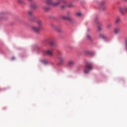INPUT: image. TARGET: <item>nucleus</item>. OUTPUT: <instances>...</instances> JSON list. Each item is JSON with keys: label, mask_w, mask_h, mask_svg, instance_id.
<instances>
[{"label": "nucleus", "mask_w": 127, "mask_h": 127, "mask_svg": "<svg viewBox=\"0 0 127 127\" xmlns=\"http://www.w3.org/2000/svg\"><path fill=\"white\" fill-rule=\"evenodd\" d=\"M50 44L51 46H54L55 45V40L51 39L50 41Z\"/></svg>", "instance_id": "nucleus-15"}, {"label": "nucleus", "mask_w": 127, "mask_h": 127, "mask_svg": "<svg viewBox=\"0 0 127 127\" xmlns=\"http://www.w3.org/2000/svg\"><path fill=\"white\" fill-rule=\"evenodd\" d=\"M68 66H69V67H72L75 65V62L74 61H69L67 63Z\"/></svg>", "instance_id": "nucleus-12"}, {"label": "nucleus", "mask_w": 127, "mask_h": 127, "mask_svg": "<svg viewBox=\"0 0 127 127\" xmlns=\"http://www.w3.org/2000/svg\"><path fill=\"white\" fill-rule=\"evenodd\" d=\"M58 60L60 62V63L59 64V65H61L64 61V59L63 58V57L61 55H59L57 57Z\"/></svg>", "instance_id": "nucleus-10"}, {"label": "nucleus", "mask_w": 127, "mask_h": 127, "mask_svg": "<svg viewBox=\"0 0 127 127\" xmlns=\"http://www.w3.org/2000/svg\"><path fill=\"white\" fill-rule=\"evenodd\" d=\"M51 28L55 29V30L57 31L58 32H61L62 31V30L61 29V27L60 26H57L54 24H51Z\"/></svg>", "instance_id": "nucleus-7"}, {"label": "nucleus", "mask_w": 127, "mask_h": 127, "mask_svg": "<svg viewBox=\"0 0 127 127\" xmlns=\"http://www.w3.org/2000/svg\"><path fill=\"white\" fill-rule=\"evenodd\" d=\"M94 21L95 22V23H96V24H97V28L99 30V31H101V28L102 27V23H101V22H100V21L98 20V18H96L94 19Z\"/></svg>", "instance_id": "nucleus-5"}, {"label": "nucleus", "mask_w": 127, "mask_h": 127, "mask_svg": "<svg viewBox=\"0 0 127 127\" xmlns=\"http://www.w3.org/2000/svg\"><path fill=\"white\" fill-rule=\"evenodd\" d=\"M86 38L88 40H89V41H93V37H92V35L90 34H87L86 35Z\"/></svg>", "instance_id": "nucleus-13"}, {"label": "nucleus", "mask_w": 127, "mask_h": 127, "mask_svg": "<svg viewBox=\"0 0 127 127\" xmlns=\"http://www.w3.org/2000/svg\"><path fill=\"white\" fill-rule=\"evenodd\" d=\"M106 5V1L103 0L100 2V6Z\"/></svg>", "instance_id": "nucleus-22"}, {"label": "nucleus", "mask_w": 127, "mask_h": 127, "mask_svg": "<svg viewBox=\"0 0 127 127\" xmlns=\"http://www.w3.org/2000/svg\"><path fill=\"white\" fill-rule=\"evenodd\" d=\"M118 10L121 14L124 15L127 12V5H123L118 7Z\"/></svg>", "instance_id": "nucleus-2"}, {"label": "nucleus", "mask_w": 127, "mask_h": 127, "mask_svg": "<svg viewBox=\"0 0 127 127\" xmlns=\"http://www.w3.org/2000/svg\"><path fill=\"white\" fill-rule=\"evenodd\" d=\"M43 63H44L45 65H46V64H48V62H47V61H43Z\"/></svg>", "instance_id": "nucleus-27"}, {"label": "nucleus", "mask_w": 127, "mask_h": 127, "mask_svg": "<svg viewBox=\"0 0 127 127\" xmlns=\"http://www.w3.org/2000/svg\"><path fill=\"white\" fill-rule=\"evenodd\" d=\"M76 15L77 16H81V13L80 12H77L76 13Z\"/></svg>", "instance_id": "nucleus-28"}, {"label": "nucleus", "mask_w": 127, "mask_h": 127, "mask_svg": "<svg viewBox=\"0 0 127 127\" xmlns=\"http://www.w3.org/2000/svg\"><path fill=\"white\" fill-rule=\"evenodd\" d=\"M120 32V28H119L118 27H116L114 29V33L115 34H118V33H119Z\"/></svg>", "instance_id": "nucleus-17"}, {"label": "nucleus", "mask_w": 127, "mask_h": 127, "mask_svg": "<svg viewBox=\"0 0 127 127\" xmlns=\"http://www.w3.org/2000/svg\"><path fill=\"white\" fill-rule=\"evenodd\" d=\"M61 18L63 20H67L68 21H69L70 23H73L74 22V19H73L72 18L66 17L64 15L61 16Z\"/></svg>", "instance_id": "nucleus-4"}, {"label": "nucleus", "mask_w": 127, "mask_h": 127, "mask_svg": "<svg viewBox=\"0 0 127 127\" xmlns=\"http://www.w3.org/2000/svg\"><path fill=\"white\" fill-rule=\"evenodd\" d=\"M120 22H121V17H117L115 21V24H119Z\"/></svg>", "instance_id": "nucleus-14"}, {"label": "nucleus", "mask_w": 127, "mask_h": 127, "mask_svg": "<svg viewBox=\"0 0 127 127\" xmlns=\"http://www.w3.org/2000/svg\"><path fill=\"white\" fill-rule=\"evenodd\" d=\"M33 13V12H32V11H28V12H27V14H28V15H30V16H31V15H32V14Z\"/></svg>", "instance_id": "nucleus-24"}, {"label": "nucleus", "mask_w": 127, "mask_h": 127, "mask_svg": "<svg viewBox=\"0 0 127 127\" xmlns=\"http://www.w3.org/2000/svg\"><path fill=\"white\" fill-rule=\"evenodd\" d=\"M43 9L44 10V11H48V10L50 9V7H49V6H45L43 7Z\"/></svg>", "instance_id": "nucleus-18"}, {"label": "nucleus", "mask_w": 127, "mask_h": 127, "mask_svg": "<svg viewBox=\"0 0 127 127\" xmlns=\"http://www.w3.org/2000/svg\"><path fill=\"white\" fill-rule=\"evenodd\" d=\"M123 1H127V0H123Z\"/></svg>", "instance_id": "nucleus-31"}, {"label": "nucleus", "mask_w": 127, "mask_h": 127, "mask_svg": "<svg viewBox=\"0 0 127 127\" xmlns=\"http://www.w3.org/2000/svg\"><path fill=\"white\" fill-rule=\"evenodd\" d=\"M92 69H93L92 64H87L83 69V72L84 74H88V72H89L90 70H92Z\"/></svg>", "instance_id": "nucleus-3"}, {"label": "nucleus", "mask_w": 127, "mask_h": 127, "mask_svg": "<svg viewBox=\"0 0 127 127\" xmlns=\"http://www.w3.org/2000/svg\"><path fill=\"white\" fill-rule=\"evenodd\" d=\"M35 19H36V17L34 16H31L30 18V21H35Z\"/></svg>", "instance_id": "nucleus-21"}, {"label": "nucleus", "mask_w": 127, "mask_h": 127, "mask_svg": "<svg viewBox=\"0 0 127 127\" xmlns=\"http://www.w3.org/2000/svg\"><path fill=\"white\" fill-rule=\"evenodd\" d=\"M32 29L33 31L34 32H36V33H38L40 31V29H41V28L40 27H36L35 26H32Z\"/></svg>", "instance_id": "nucleus-9"}, {"label": "nucleus", "mask_w": 127, "mask_h": 127, "mask_svg": "<svg viewBox=\"0 0 127 127\" xmlns=\"http://www.w3.org/2000/svg\"><path fill=\"white\" fill-rule=\"evenodd\" d=\"M31 7L35 9V8H37V5L36 4L33 3L31 5Z\"/></svg>", "instance_id": "nucleus-20"}, {"label": "nucleus", "mask_w": 127, "mask_h": 127, "mask_svg": "<svg viewBox=\"0 0 127 127\" xmlns=\"http://www.w3.org/2000/svg\"><path fill=\"white\" fill-rule=\"evenodd\" d=\"M100 10H106L107 9V6L106 5H103V6H100Z\"/></svg>", "instance_id": "nucleus-19"}, {"label": "nucleus", "mask_w": 127, "mask_h": 127, "mask_svg": "<svg viewBox=\"0 0 127 127\" xmlns=\"http://www.w3.org/2000/svg\"><path fill=\"white\" fill-rule=\"evenodd\" d=\"M65 2V3H64L63 2H61V3H62L63 4H64V5H62L61 6V8L62 9H64V8H65V7H66V6H68V7H72V6H73V4H72V3H69L68 4L67 3V2L66 1V0H64Z\"/></svg>", "instance_id": "nucleus-6"}, {"label": "nucleus", "mask_w": 127, "mask_h": 127, "mask_svg": "<svg viewBox=\"0 0 127 127\" xmlns=\"http://www.w3.org/2000/svg\"><path fill=\"white\" fill-rule=\"evenodd\" d=\"M46 2L49 5H53V6H57L59 5L61 2L66 3L64 0H46Z\"/></svg>", "instance_id": "nucleus-1"}, {"label": "nucleus", "mask_w": 127, "mask_h": 127, "mask_svg": "<svg viewBox=\"0 0 127 127\" xmlns=\"http://www.w3.org/2000/svg\"><path fill=\"white\" fill-rule=\"evenodd\" d=\"M15 59V58H14V57L11 58V60H14Z\"/></svg>", "instance_id": "nucleus-29"}, {"label": "nucleus", "mask_w": 127, "mask_h": 127, "mask_svg": "<svg viewBox=\"0 0 127 127\" xmlns=\"http://www.w3.org/2000/svg\"><path fill=\"white\" fill-rule=\"evenodd\" d=\"M37 24H38L39 27H41V26H42V20H38L37 21Z\"/></svg>", "instance_id": "nucleus-16"}, {"label": "nucleus", "mask_w": 127, "mask_h": 127, "mask_svg": "<svg viewBox=\"0 0 127 127\" xmlns=\"http://www.w3.org/2000/svg\"><path fill=\"white\" fill-rule=\"evenodd\" d=\"M45 55L48 56H53V52L50 50H47L44 52Z\"/></svg>", "instance_id": "nucleus-11"}, {"label": "nucleus", "mask_w": 127, "mask_h": 127, "mask_svg": "<svg viewBox=\"0 0 127 127\" xmlns=\"http://www.w3.org/2000/svg\"><path fill=\"white\" fill-rule=\"evenodd\" d=\"M112 27V25L110 24H108L106 26L107 28H111Z\"/></svg>", "instance_id": "nucleus-25"}, {"label": "nucleus", "mask_w": 127, "mask_h": 127, "mask_svg": "<svg viewBox=\"0 0 127 127\" xmlns=\"http://www.w3.org/2000/svg\"><path fill=\"white\" fill-rule=\"evenodd\" d=\"M17 1L18 3H24V1H23V0H17Z\"/></svg>", "instance_id": "nucleus-23"}, {"label": "nucleus", "mask_w": 127, "mask_h": 127, "mask_svg": "<svg viewBox=\"0 0 127 127\" xmlns=\"http://www.w3.org/2000/svg\"><path fill=\"white\" fill-rule=\"evenodd\" d=\"M100 37L101 38H103V39H106V36H105L104 35H101Z\"/></svg>", "instance_id": "nucleus-26"}, {"label": "nucleus", "mask_w": 127, "mask_h": 127, "mask_svg": "<svg viewBox=\"0 0 127 127\" xmlns=\"http://www.w3.org/2000/svg\"><path fill=\"white\" fill-rule=\"evenodd\" d=\"M28 1H32L33 0H28Z\"/></svg>", "instance_id": "nucleus-30"}, {"label": "nucleus", "mask_w": 127, "mask_h": 127, "mask_svg": "<svg viewBox=\"0 0 127 127\" xmlns=\"http://www.w3.org/2000/svg\"><path fill=\"white\" fill-rule=\"evenodd\" d=\"M7 16L3 12L0 13V20H7Z\"/></svg>", "instance_id": "nucleus-8"}]
</instances>
